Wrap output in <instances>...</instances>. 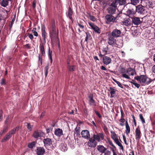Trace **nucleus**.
<instances>
[{
	"label": "nucleus",
	"mask_w": 155,
	"mask_h": 155,
	"mask_svg": "<svg viewBox=\"0 0 155 155\" xmlns=\"http://www.w3.org/2000/svg\"><path fill=\"white\" fill-rule=\"evenodd\" d=\"M134 78L139 81L140 83L145 85H148L153 81L152 80L147 77L146 75H143L135 77Z\"/></svg>",
	"instance_id": "nucleus-1"
},
{
	"label": "nucleus",
	"mask_w": 155,
	"mask_h": 155,
	"mask_svg": "<svg viewBox=\"0 0 155 155\" xmlns=\"http://www.w3.org/2000/svg\"><path fill=\"white\" fill-rule=\"evenodd\" d=\"M117 16L114 17L112 14H107L105 16L106 22L107 24L116 23L117 20Z\"/></svg>",
	"instance_id": "nucleus-2"
},
{
	"label": "nucleus",
	"mask_w": 155,
	"mask_h": 155,
	"mask_svg": "<svg viewBox=\"0 0 155 155\" xmlns=\"http://www.w3.org/2000/svg\"><path fill=\"white\" fill-rule=\"evenodd\" d=\"M136 12L140 14L143 15L145 13V7L141 5L136 6Z\"/></svg>",
	"instance_id": "nucleus-3"
},
{
	"label": "nucleus",
	"mask_w": 155,
	"mask_h": 155,
	"mask_svg": "<svg viewBox=\"0 0 155 155\" xmlns=\"http://www.w3.org/2000/svg\"><path fill=\"white\" fill-rule=\"evenodd\" d=\"M104 134L102 133H99L97 134H94L93 139L96 140L98 142H100L101 140H103L104 139Z\"/></svg>",
	"instance_id": "nucleus-4"
},
{
	"label": "nucleus",
	"mask_w": 155,
	"mask_h": 155,
	"mask_svg": "<svg viewBox=\"0 0 155 155\" xmlns=\"http://www.w3.org/2000/svg\"><path fill=\"white\" fill-rule=\"evenodd\" d=\"M136 11L134 8H130L128 9L127 11V15L130 18H132L134 17L136 13Z\"/></svg>",
	"instance_id": "nucleus-5"
},
{
	"label": "nucleus",
	"mask_w": 155,
	"mask_h": 155,
	"mask_svg": "<svg viewBox=\"0 0 155 155\" xmlns=\"http://www.w3.org/2000/svg\"><path fill=\"white\" fill-rule=\"evenodd\" d=\"M89 140L87 142L88 146L91 147L95 148L97 145V142L96 140L93 139V138H90L89 139Z\"/></svg>",
	"instance_id": "nucleus-6"
},
{
	"label": "nucleus",
	"mask_w": 155,
	"mask_h": 155,
	"mask_svg": "<svg viewBox=\"0 0 155 155\" xmlns=\"http://www.w3.org/2000/svg\"><path fill=\"white\" fill-rule=\"evenodd\" d=\"M88 23L90 26L95 32L98 34L101 33V30L96 25L91 22H88Z\"/></svg>",
	"instance_id": "nucleus-7"
},
{
	"label": "nucleus",
	"mask_w": 155,
	"mask_h": 155,
	"mask_svg": "<svg viewBox=\"0 0 155 155\" xmlns=\"http://www.w3.org/2000/svg\"><path fill=\"white\" fill-rule=\"evenodd\" d=\"M88 23L90 26L95 32L98 34L101 33V30L96 25L91 22H88Z\"/></svg>",
	"instance_id": "nucleus-8"
},
{
	"label": "nucleus",
	"mask_w": 155,
	"mask_h": 155,
	"mask_svg": "<svg viewBox=\"0 0 155 155\" xmlns=\"http://www.w3.org/2000/svg\"><path fill=\"white\" fill-rule=\"evenodd\" d=\"M107 43L110 45L112 46L117 45L116 39L114 37L112 36H110L109 37Z\"/></svg>",
	"instance_id": "nucleus-9"
},
{
	"label": "nucleus",
	"mask_w": 155,
	"mask_h": 155,
	"mask_svg": "<svg viewBox=\"0 0 155 155\" xmlns=\"http://www.w3.org/2000/svg\"><path fill=\"white\" fill-rule=\"evenodd\" d=\"M131 18L132 22L134 25H138L142 23V21H141L140 18L138 17L134 16Z\"/></svg>",
	"instance_id": "nucleus-10"
},
{
	"label": "nucleus",
	"mask_w": 155,
	"mask_h": 155,
	"mask_svg": "<svg viewBox=\"0 0 155 155\" xmlns=\"http://www.w3.org/2000/svg\"><path fill=\"white\" fill-rule=\"evenodd\" d=\"M50 36L51 39H54L55 38H57L58 39H59L58 37V31H51L50 32Z\"/></svg>",
	"instance_id": "nucleus-11"
},
{
	"label": "nucleus",
	"mask_w": 155,
	"mask_h": 155,
	"mask_svg": "<svg viewBox=\"0 0 155 155\" xmlns=\"http://www.w3.org/2000/svg\"><path fill=\"white\" fill-rule=\"evenodd\" d=\"M135 132L136 139V140H139L141 138V135L140 128L139 126H138L136 128Z\"/></svg>",
	"instance_id": "nucleus-12"
},
{
	"label": "nucleus",
	"mask_w": 155,
	"mask_h": 155,
	"mask_svg": "<svg viewBox=\"0 0 155 155\" xmlns=\"http://www.w3.org/2000/svg\"><path fill=\"white\" fill-rule=\"evenodd\" d=\"M81 134L83 137L86 139H88L90 137V133L88 130H82Z\"/></svg>",
	"instance_id": "nucleus-13"
},
{
	"label": "nucleus",
	"mask_w": 155,
	"mask_h": 155,
	"mask_svg": "<svg viewBox=\"0 0 155 155\" xmlns=\"http://www.w3.org/2000/svg\"><path fill=\"white\" fill-rule=\"evenodd\" d=\"M14 134L12 130L7 133L5 137L2 140L1 142H3L8 140L12 137V135Z\"/></svg>",
	"instance_id": "nucleus-14"
},
{
	"label": "nucleus",
	"mask_w": 155,
	"mask_h": 155,
	"mask_svg": "<svg viewBox=\"0 0 155 155\" xmlns=\"http://www.w3.org/2000/svg\"><path fill=\"white\" fill-rule=\"evenodd\" d=\"M121 32L120 31L117 29L114 30L111 33V35L114 38H117L119 37Z\"/></svg>",
	"instance_id": "nucleus-15"
},
{
	"label": "nucleus",
	"mask_w": 155,
	"mask_h": 155,
	"mask_svg": "<svg viewBox=\"0 0 155 155\" xmlns=\"http://www.w3.org/2000/svg\"><path fill=\"white\" fill-rule=\"evenodd\" d=\"M36 154L38 155H43L45 152V149L43 147H38L36 150Z\"/></svg>",
	"instance_id": "nucleus-16"
},
{
	"label": "nucleus",
	"mask_w": 155,
	"mask_h": 155,
	"mask_svg": "<svg viewBox=\"0 0 155 155\" xmlns=\"http://www.w3.org/2000/svg\"><path fill=\"white\" fill-rule=\"evenodd\" d=\"M45 135L43 132H39L38 131H35L33 134V137L36 139H38L39 137H43Z\"/></svg>",
	"instance_id": "nucleus-17"
},
{
	"label": "nucleus",
	"mask_w": 155,
	"mask_h": 155,
	"mask_svg": "<svg viewBox=\"0 0 155 155\" xmlns=\"http://www.w3.org/2000/svg\"><path fill=\"white\" fill-rule=\"evenodd\" d=\"M43 142L44 144V146L46 147L52 144L51 139L49 138L44 139Z\"/></svg>",
	"instance_id": "nucleus-18"
},
{
	"label": "nucleus",
	"mask_w": 155,
	"mask_h": 155,
	"mask_svg": "<svg viewBox=\"0 0 155 155\" xmlns=\"http://www.w3.org/2000/svg\"><path fill=\"white\" fill-rule=\"evenodd\" d=\"M104 63L106 65H108L111 62V60L110 58L107 56H104L103 58Z\"/></svg>",
	"instance_id": "nucleus-19"
},
{
	"label": "nucleus",
	"mask_w": 155,
	"mask_h": 155,
	"mask_svg": "<svg viewBox=\"0 0 155 155\" xmlns=\"http://www.w3.org/2000/svg\"><path fill=\"white\" fill-rule=\"evenodd\" d=\"M116 8L114 7L109 6L107 9V11L109 14L113 15L116 12Z\"/></svg>",
	"instance_id": "nucleus-20"
},
{
	"label": "nucleus",
	"mask_w": 155,
	"mask_h": 155,
	"mask_svg": "<svg viewBox=\"0 0 155 155\" xmlns=\"http://www.w3.org/2000/svg\"><path fill=\"white\" fill-rule=\"evenodd\" d=\"M127 0H117L118 4L119 5L123 6V8H124L126 6L129 4V3L127 4Z\"/></svg>",
	"instance_id": "nucleus-21"
},
{
	"label": "nucleus",
	"mask_w": 155,
	"mask_h": 155,
	"mask_svg": "<svg viewBox=\"0 0 155 155\" xmlns=\"http://www.w3.org/2000/svg\"><path fill=\"white\" fill-rule=\"evenodd\" d=\"M126 73L129 75H131L132 76H133L135 74H136V73L135 72V69L131 68H130L128 69Z\"/></svg>",
	"instance_id": "nucleus-22"
},
{
	"label": "nucleus",
	"mask_w": 155,
	"mask_h": 155,
	"mask_svg": "<svg viewBox=\"0 0 155 155\" xmlns=\"http://www.w3.org/2000/svg\"><path fill=\"white\" fill-rule=\"evenodd\" d=\"M97 149L102 153H104L106 150V149L104 146L101 145L97 146Z\"/></svg>",
	"instance_id": "nucleus-23"
},
{
	"label": "nucleus",
	"mask_w": 155,
	"mask_h": 155,
	"mask_svg": "<svg viewBox=\"0 0 155 155\" xmlns=\"http://www.w3.org/2000/svg\"><path fill=\"white\" fill-rule=\"evenodd\" d=\"M110 90V97L111 98L114 97L115 96H116V92L117 90L115 89H114V88L110 87H109Z\"/></svg>",
	"instance_id": "nucleus-24"
},
{
	"label": "nucleus",
	"mask_w": 155,
	"mask_h": 155,
	"mask_svg": "<svg viewBox=\"0 0 155 155\" xmlns=\"http://www.w3.org/2000/svg\"><path fill=\"white\" fill-rule=\"evenodd\" d=\"M54 134L58 137H60L63 135V131L61 129L58 128L55 130Z\"/></svg>",
	"instance_id": "nucleus-25"
},
{
	"label": "nucleus",
	"mask_w": 155,
	"mask_h": 155,
	"mask_svg": "<svg viewBox=\"0 0 155 155\" xmlns=\"http://www.w3.org/2000/svg\"><path fill=\"white\" fill-rule=\"evenodd\" d=\"M83 21H84V20L82 21H81L79 22H78V25L81 29V30L79 29H78V31L79 33H81L82 31H84V27L83 24L84 23Z\"/></svg>",
	"instance_id": "nucleus-26"
},
{
	"label": "nucleus",
	"mask_w": 155,
	"mask_h": 155,
	"mask_svg": "<svg viewBox=\"0 0 155 155\" xmlns=\"http://www.w3.org/2000/svg\"><path fill=\"white\" fill-rule=\"evenodd\" d=\"M73 14V12L72 9L70 7H69L68 9V12L67 13V16L71 20H73L72 15Z\"/></svg>",
	"instance_id": "nucleus-27"
},
{
	"label": "nucleus",
	"mask_w": 155,
	"mask_h": 155,
	"mask_svg": "<svg viewBox=\"0 0 155 155\" xmlns=\"http://www.w3.org/2000/svg\"><path fill=\"white\" fill-rule=\"evenodd\" d=\"M111 137V138L114 141L118 140V137L115 133L113 131H110Z\"/></svg>",
	"instance_id": "nucleus-28"
},
{
	"label": "nucleus",
	"mask_w": 155,
	"mask_h": 155,
	"mask_svg": "<svg viewBox=\"0 0 155 155\" xmlns=\"http://www.w3.org/2000/svg\"><path fill=\"white\" fill-rule=\"evenodd\" d=\"M40 51H41L42 55L43 56H45V48L44 45L42 44H40Z\"/></svg>",
	"instance_id": "nucleus-29"
},
{
	"label": "nucleus",
	"mask_w": 155,
	"mask_h": 155,
	"mask_svg": "<svg viewBox=\"0 0 155 155\" xmlns=\"http://www.w3.org/2000/svg\"><path fill=\"white\" fill-rule=\"evenodd\" d=\"M125 126L126 130H125V133L127 135L130 133V128L129 126L128 123L126 121L125 123Z\"/></svg>",
	"instance_id": "nucleus-30"
},
{
	"label": "nucleus",
	"mask_w": 155,
	"mask_h": 155,
	"mask_svg": "<svg viewBox=\"0 0 155 155\" xmlns=\"http://www.w3.org/2000/svg\"><path fill=\"white\" fill-rule=\"evenodd\" d=\"M90 100H89V104L91 105H93L96 106V104L92 96H89V97Z\"/></svg>",
	"instance_id": "nucleus-31"
},
{
	"label": "nucleus",
	"mask_w": 155,
	"mask_h": 155,
	"mask_svg": "<svg viewBox=\"0 0 155 155\" xmlns=\"http://www.w3.org/2000/svg\"><path fill=\"white\" fill-rule=\"evenodd\" d=\"M8 0H2L0 3L1 5L3 7H6L8 5Z\"/></svg>",
	"instance_id": "nucleus-32"
},
{
	"label": "nucleus",
	"mask_w": 155,
	"mask_h": 155,
	"mask_svg": "<svg viewBox=\"0 0 155 155\" xmlns=\"http://www.w3.org/2000/svg\"><path fill=\"white\" fill-rule=\"evenodd\" d=\"M117 0H114L112 3L110 4L109 6L117 8Z\"/></svg>",
	"instance_id": "nucleus-33"
},
{
	"label": "nucleus",
	"mask_w": 155,
	"mask_h": 155,
	"mask_svg": "<svg viewBox=\"0 0 155 155\" xmlns=\"http://www.w3.org/2000/svg\"><path fill=\"white\" fill-rule=\"evenodd\" d=\"M68 70L69 71H75V66L74 65H67Z\"/></svg>",
	"instance_id": "nucleus-34"
},
{
	"label": "nucleus",
	"mask_w": 155,
	"mask_h": 155,
	"mask_svg": "<svg viewBox=\"0 0 155 155\" xmlns=\"http://www.w3.org/2000/svg\"><path fill=\"white\" fill-rule=\"evenodd\" d=\"M36 143V142L35 141L29 143L28 144V147L32 149L35 146Z\"/></svg>",
	"instance_id": "nucleus-35"
},
{
	"label": "nucleus",
	"mask_w": 155,
	"mask_h": 155,
	"mask_svg": "<svg viewBox=\"0 0 155 155\" xmlns=\"http://www.w3.org/2000/svg\"><path fill=\"white\" fill-rule=\"evenodd\" d=\"M52 51H50V49L49 48L48 50V57L51 60V64L52 63Z\"/></svg>",
	"instance_id": "nucleus-36"
},
{
	"label": "nucleus",
	"mask_w": 155,
	"mask_h": 155,
	"mask_svg": "<svg viewBox=\"0 0 155 155\" xmlns=\"http://www.w3.org/2000/svg\"><path fill=\"white\" fill-rule=\"evenodd\" d=\"M80 127H77L75 129L74 133L76 134L77 136L80 135Z\"/></svg>",
	"instance_id": "nucleus-37"
},
{
	"label": "nucleus",
	"mask_w": 155,
	"mask_h": 155,
	"mask_svg": "<svg viewBox=\"0 0 155 155\" xmlns=\"http://www.w3.org/2000/svg\"><path fill=\"white\" fill-rule=\"evenodd\" d=\"M85 33L86 35V37L85 41H87L88 40H89L90 39L91 36L90 33L88 32H86Z\"/></svg>",
	"instance_id": "nucleus-38"
},
{
	"label": "nucleus",
	"mask_w": 155,
	"mask_h": 155,
	"mask_svg": "<svg viewBox=\"0 0 155 155\" xmlns=\"http://www.w3.org/2000/svg\"><path fill=\"white\" fill-rule=\"evenodd\" d=\"M116 144H117L120 147V149L121 150H124V148L123 145L121 144V143H120L119 141V140H118L114 141Z\"/></svg>",
	"instance_id": "nucleus-39"
},
{
	"label": "nucleus",
	"mask_w": 155,
	"mask_h": 155,
	"mask_svg": "<svg viewBox=\"0 0 155 155\" xmlns=\"http://www.w3.org/2000/svg\"><path fill=\"white\" fill-rule=\"evenodd\" d=\"M123 24L126 26H128L130 25V20L127 19L123 22Z\"/></svg>",
	"instance_id": "nucleus-40"
},
{
	"label": "nucleus",
	"mask_w": 155,
	"mask_h": 155,
	"mask_svg": "<svg viewBox=\"0 0 155 155\" xmlns=\"http://www.w3.org/2000/svg\"><path fill=\"white\" fill-rule=\"evenodd\" d=\"M0 84L1 85H5L6 84L7 82L6 79L4 78H2L1 79Z\"/></svg>",
	"instance_id": "nucleus-41"
},
{
	"label": "nucleus",
	"mask_w": 155,
	"mask_h": 155,
	"mask_svg": "<svg viewBox=\"0 0 155 155\" xmlns=\"http://www.w3.org/2000/svg\"><path fill=\"white\" fill-rule=\"evenodd\" d=\"M49 69V64H48L45 67V76L46 77L48 74Z\"/></svg>",
	"instance_id": "nucleus-42"
},
{
	"label": "nucleus",
	"mask_w": 155,
	"mask_h": 155,
	"mask_svg": "<svg viewBox=\"0 0 155 155\" xmlns=\"http://www.w3.org/2000/svg\"><path fill=\"white\" fill-rule=\"evenodd\" d=\"M130 3L129 4H131L134 5H136L139 2V0H130Z\"/></svg>",
	"instance_id": "nucleus-43"
},
{
	"label": "nucleus",
	"mask_w": 155,
	"mask_h": 155,
	"mask_svg": "<svg viewBox=\"0 0 155 155\" xmlns=\"http://www.w3.org/2000/svg\"><path fill=\"white\" fill-rule=\"evenodd\" d=\"M60 148L62 151H66L67 150V148L66 147V146L64 144L61 145Z\"/></svg>",
	"instance_id": "nucleus-44"
},
{
	"label": "nucleus",
	"mask_w": 155,
	"mask_h": 155,
	"mask_svg": "<svg viewBox=\"0 0 155 155\" xmlns=\"http://www.w3.org/2000/svg\"><path fill=\"white\" fill-rule=\"evenodd\" d=\"M51 28H56L54 19H52L51 21Z\"/></svg>",
	"instance_id": "nucleus-45"
},
{
	"label": "nucleus",
	"mask_w": 155,
	"mask_h": 155,
	"mask_svg": "<svg viewBox=\"0 0 155 155\" xmlns=\"http://www.w3.org/2000/svg\"><path fill=\"white\" fill-rule=\"evenodd\" d=\"M47 34L46 33H41L42 36L45 43L46 42V39L47 38Z\"/></svg>",
	"instance_id": "nucleus-46"
},
{
	"label": "nucleus",
	"mask_w": 155,
	"mask_h": 155,
	"mask_svg": "<svg viewBox=\"0 0 155 155\" xmlns=\"http://www.w3.org/2000/svg\"><path fill=\"white\" fill-rule=\"evenodd\" d=\"M139 117L142 123L143 124L145 123V119L144 118L142 115L141 114H139Z\"/></svg>",
	"instance_id": "nucleus-47"
},
{
	"label": "nucleus",
	"mask_w": 155,
	"mask_h": 155,
	"mask_svg": "<svg viewBox=\"0 0 155 155\" xmlns=\"http://www.w3.org/2000/svg\"><path fill=\"white\" fill-rule=\"evenodd\" d=\"M9 127V126L8 125H7L6 126H5L2 130L3 131V133H5L7 131V130H8Z\"/></svg>",
	"instance_id": "nucleus-48"
},
{
	"label": "nucleus",
	"mask_w": 155,
	"mask_h": 155,
	"mask_svg": "<svg viewBox=\"0 0 155 155\" xmlns=\"http://www.w3.org/2000/svg\"><path fill=\"white\" fill-rule=\"evenodd\" d=\"M15 19H13L11 22V24H10L9 25V30L10 31H11V29L12 28Z\"/></svg>",
	"instance_id": "nucleus-49"
},
{
	"label": "nucleus",
	"mask_w": 155,
	"mask_h": 155,
	"mask_svg": "<svg viewBox=\"0 0 155 155\" xmlns=\"http://www.w3.org/2000/svg\"><path fill=\"white\" fill-rule=\"evenodd\" d=\"M20 128L19 126H18L16 127L15 128H13V129H12L11 130L12 131V132L14 133V134H15L16 131H18Z\"/></svg>",
	"instance_id": "nucleus-50"
},
{
	"label": "nucleus",
	"mask_w": 155,
	"mask_h": 155,
	"mask_svg": "<svg viewBox=\"0 0 155 155\" xmlns=\"http://www.w3.org/2000/svg\"><path fill=\"white\" fill-rule=\"evenodd\" d=\"M89 16L90 20L93 21H96V19L94 16L91 15L90 14H89Z\"/></svg>",
	"instance_id": "nucleus-51"
},
{
	"label": "nucleus",
	"mask_w": 155,
	"mask_h": 155,
	"mask_svg": "<svg viewBox=\"0 0 155 155\" xmlns=\"http://www.w3.org/2000/svg\"><path fill=\"white\" fill-rule=\"evenodd\" d=\"M27 128L30 131H31L32 130V128L30 124L29 123H27Z\"/></svg>",
	"instance_id": "nucleus-52"
},
{
	"label": "nucleus",
	"mask_w": 155,
	"mask_h": 155,
	"mask_svg": "<svg viewBox=\"0 0 155 155\" xmlns=\"http://www.w3.org/2000/svg\"><path fill=\"white\" fill-rule=\"evenodd\" d=\"M132 81H134V82L132 83V84L134 85L137 88H138L140 87V85L139 84L136 83L135 82L134 80H133Z\"/></svg>",
	"instance_id": "nucleus-53"
},
{
	"label": "nucleus",
	"mask_w": 155,
	"mask_h": 155,
	"mask_svg": "<svg viewBox=\"0 0 155 155\" xmlns=\"http://www.w3.org/2000/svg\"><path fill=\"white\" fill-rule=\"evenodd\" d=\"M108 50V46H107L106 48H104L102 50V51L105 54H106Z\"/></svg>",
	"instance_id": "nucleus-54"
},
{
	"label": "nucleus",
	"mask_w": 155,
	"mask_h": 155,
	"mask_svg": "<svg viewBox=\"0 0 155 155\" xmlns=\"http://www.w3.org/2000/svg\"><path fill=\"white\" fill-rule=\"evenodd\" d=\"M104 130L106 134H108L109 132L108 130V129L106 126H104Z\"/></svg>",
	"instance_id": "nucleus-55"
},
{
	"label": "nucleus",
	"mask_w": 155,
	"mask_h": 155,
	"mask_svg": "<svg viewBox=\"0 0 155 155\" xmlns=\"http://www.w3.org/2000/svg\"><path fill=\"white\" fill-rule=\"evenodd\" d=\"M94 112L96 114V115L100 118H101L102 116L101 115V114L97 111L96 110H94Z\"/></svg>",
	"instance_id": "nucleus-56"
},
{
	"label": "nucleus",
	"mask_w": 155,
	"mask_h": 155,
	"mask_svg": "<svg viewBox=\"0 0 155 155\" xmlns=\"http://www.w3.org/2000/svg\"><path fill=\"white\" fill-rule=\"evenodd\" d=\"M2 113L3 111L2 110H1L0 111V122L2 121L3 119Z\"/></svg>",
	"instance_id": "nucleus-57"
},
{
	"label": "nucleus",
	"mask_w": 155,
	"mask_h": 155,
	"mask_svg": "<svg viewBox=\"0 0 155 155\" xmlns=\"http://www.w3.org/2000/svg\"><path fill=\"white\" fill-rule=\"evenodd\" d=\"M115 82L118 85L119 87L122 88H124L123 87V86L122 84L120 82H119L118 81H115Z\"/></svg>",
	"instance_id": "nucleus-58"
},
{
	"label": "nucleus",
	"mask_w": 155,
	"mask_h": 155,
	"mask_svg": "<svg viewBox=\"0 0 155 155\" xmlns=\"http://www.w3.org/2000/svg\"><path fill=\"white\" fill-rule=\"evenodd\" d=\"M37 1L36 0H35L33 1L32 3V7L33 9H35L36 8V4Z\"/></svg>",
	"instance_id": "nucleus-59"
},
{
	"label": "nucleus",
	"mask_w": 155,
	"mask_h": 155,
	"mask_svg": "<svg viewBox=\"0 0 155 155\" xmlns=\"http://www.w3.org/2000/svg\"><path fill=\"white\" fill-rule=\"evenodd\" d=\"M122 76L123 77L127 79H130V78L128 76V75L125 74H122Z\"/></svg>",
	"instance_id": "nucleus-60"
},
{
	"label": "nucleus",
	"mask_w": 155,
	"mask_h": 155,
	"mask_svg": "<svg viewBox=\"0 0 155 155\" xmlns=\"http://www.w3.org/2000/svg\"><path fill=\"white\" fill-rule=\"evenodd\" d=\"M113 147H110V150H112L113 152H115L116 150V147L114 145V146H112Z\"/></svg>",
	"instance_id": "nucleus-61"
},
{
	"label": "nucleus",
	"mask_w": 155,
	"mask_h": 155,
	"mask_svg": "<svg viewBox=\"0 0 155 155\" xmlns=\"http://www.w3.org/2000/svg\"><path fill=\"white\" fill-rule=\"evenodd\" d=\"M123 140H124V143L126 145H128V143L127 142L126 137L124 135H123Z\"/></svg>",
	"instance_id": "nucleus-62"
},
{
	"label": "nucleus",
	"mask_w": 155,
	"mask_h": 155,
	"mask_svg": "<svg viewBox=\"0 0 155 155\" xmlns=\"http://www.w3.org/2000/svg\"><path fill=\"white\" fill-rule=\"evenodd\" d=\"M104 153V155H110L111 152L109 150L106 151Z\"/></svg>",
	"instance_id": "nucleus-63"
},
{
	"label": "nucleus",
	"mask_w": 155,
	"mask_h": 155,
	"mask_svg": "<svg viewBox=\"0 0 155 155\" xmlns=\"http://www.w3.org/2000/svg\"><path fill=\"white\" fill-rule=\"evenodd\" d=\"M9 116H8L5 121V124H7V123L9 121Z\"/></svg>",
	"instance_id": "nucleus-64"
}]
</instances>
